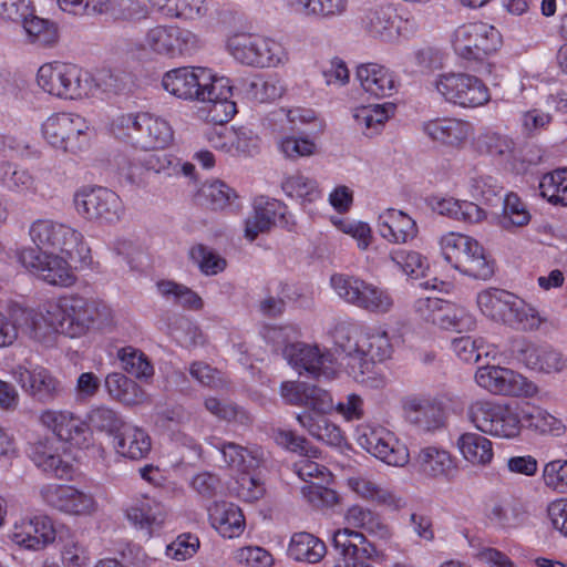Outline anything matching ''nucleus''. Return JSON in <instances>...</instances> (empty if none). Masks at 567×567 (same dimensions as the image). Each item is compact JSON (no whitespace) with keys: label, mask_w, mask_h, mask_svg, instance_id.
Instances as JSON below:
<instances>
[{"label":"nucleus","mask_w":567,"mask_h":567,"mask_svg":"<svg viewBox=\"0 0 567 567\" xmlns=\"http://www.w3.org/2000/svg\"><path fill=\"white\" fill-rule=\"evenodd\" d=\"M111 127L116 138L144 151L164 148L173 140L169 123L151 113L121 114L113 120Z\"/></svg>","instance_id":"nucleus-1"},{"label":"nucleus","mask_w":567,"mask_h":567,"mask_svg":"<svg viewBox=\"0 0 567 567\" xmlns=\"http://www.w3.org/2000/svg\"><path fill=\"white\" fill-rule=\"evenodd\" d=\"M37 82L45 93L62 100L86 97L94 89V79L89 71L58 61L41 65Z\"/></svg>","instance_id":"nucleus-2"},{"label":"nucleus","mask_w":567,"mask_h":567,"mask_svg":"<svg viewBox=\"0 0 567 567\" xmlns=\"http://www.w3.org/2000/svg\"><path fill=\"white\" fill-rule=\"evenodd\" d=\"M442 256L454 269L474 279L487 280L494 274V262L474 238L449 233L440 240Z\"/></svg>","instance_id":"nucleus-3"},{"label":"nucleus","mask_w":567,"mask_h":567,"mask_svg":"<svg viewBox=\"0 0 567 567\" xmlns=\"http://www.w3.org/2000/svg\"><path fill=\"white\" fill-rule=\"evenodd\" d=\"M41 134L50 146L71 154L86 150L91 141L86 120L69 112L53 113L47 117L41 124Z\"/></svg>","instance_id":"nucleus-4"},{"label":"nucleus","mask_w":567,"mask_h":567,"mask_svg":"<svg viewBox=\"0 0 567 567\" xmlns=\"http://www.w3.org/2000/svg\"><path fill=\"white\" fill-rule=\"evenodd\" d=\"M470 422L482 433L514 439L522 431L523 416L509 404L477 400L467 409Z\"/></svg>","instance_id":"nucleus-5"},{"label":"nucleus","mask_w":567,"mask_h":567,"mask_svg":"<svg viewBox=\"0 0 567 567\" xmlns=\"http://www.w3.org/2000/svg\"><path fill=\"white\" fill-rule=\"evenodd\" d=\"M330 284L342 300L368 312L384 315L393 308V298L386 290L359 277L337 274Z\"/></svg>","instance_id":"nucleus-6"},{"label":"nucleus","mask_w":567,"mask_h":567,"mask_svg":"<svg viewBox=\"0 0 567 567\" xmlns=\"http://www.w3.org/2000/svg\"><path fill=\"white\" fill-rule=\"evenodd\" d=\"M29 234L34 248L59 250L71 260H83L89 252L82 234L65 224L38 219L32 223Z\"/></svg>","instance_id":"nucleus-7"},{"label":"nucleus","mask_w":567,"mask_h":567,"mask_svg":"<svg viewBox=\"0 0 567 567\" xmlns=\"http://www.w3.org/2000/svg\"><path fill=\"white\" fill-rule=\"evenodd\" d=\"M76 213L87 221L113 225L124 215L121 197L102 186H83L73 196Z\"/></svg>","instance_id":"nucleus-8"},{"label":"nucleus","mask_w":567,"mask_h":567,"mask_svg":"<svg viewBox=\"0 0 567 567\" xmlns=\"http://www.w3.org/2000/svg\"><path fill=\"white\" fill-rule=\"evenodd\" d=\"M501 44L499 31L486 22L464 23L454 31L453 48L457 55L468 61H483Z\"/></svg>","instance_id":"nucleus-9"},{"label":"nucleus","mask_w":567,"mask_h":567,"mask_svg":"<svg viewBox=\"0 0 567 567\" xmlns=\"http://www.w3.org/2000/svg\"><path fill=\"white\" fill-rule=\"evenodd\" d=\"M218 80L210 69L203 66H179L162 76V86L171 95L186 101L205 102L210 86Z\"/></svg>","instance_id":"nucleus-10"},{"label":"nucleus","mask_w":567,"mask_h":567,"mask_svg":"<svg viewBox=\"0 0 567 567\" xmlns=\"http://www.w3.org/2000/svg\"><path fill=\"white\" fill-rule=\"evenodd\" d=\"M227 48L235 60L249 66H275L284 58V48L279 42L251 33L234 34L228 39Z\"/></svg>","instance_id":"nucleus-11"},{"label":"nucleus","mask_w":567,"mask_h":567,"mask_svg":"<svg viewBox=\"0 0 567 567\" xmlns=\"http://www.w3.org/2000/svg\"><path fill=\"white\" fill-rule=\"evenodd\" d=\"M434 86L445 101L461 107H477L489 99L488 87L475 75L466 73L441 74Z\"/></svg>","instance_id":"nucleus-12"},{"label":"nucleus","mask_w":567,"mask_h":567,"mask_svg":"<svg viewBox=\"0 0 567 567\" xmlns=\"http://www.w3.org/2000/svg\"><path fill=\"white\" fill-rule=\"evenodd\" d=\"M61 321V333L78 338L85 334L100 317L99 305L79 295H65L53 301Z\"/></svg>","instance_id":"nucleus-13"},{"label":"nucleus","mask_w":567,"mask_h":567,"mask_svg":"<svg viewBox=\"0 0 567 567\" xmlns=\"http://www.w3.org/2000/svg\"><path fill=\"white\" fill-rule=\"evenodd\" d=\"M477 384L496 395L533 398L538 386L523 374L498 365L480 368L475 373Z\"/></svg>","instance_id":"nucleus-14"},{"label":"nucleus","mask_w":567,"mask_h":567,"mask_svg":"<svg viewBox=\"0 0 567 567\" xmlns=\"http://www.w3.org/2000/svg\"><path fill=\"white\" fill-rule=\"evenodd\" d=\"M19 261L40 279L52 286L70 287L76 276L63 257L49 254L40 248H23L18 255Z\"/></svg>","instance_id":"nucleus-15"},{"label":"nucleus","mask_w":567,"mask_h":567,"mask_svg":"<svg viewBox=\"0 0 567 567\" xmlns=\"http://www.w3.org/2000/svg\"><path fill=\"white\" fill-rule=\"evenodd\" d=\"M14 381L33 401L50 404L64 393L63 383L48 368L20 364L12 371Z\"/></svg>","instance_id":"nucleus-16"},{"label":"nucleus","mask_w":567,"mask_h":567,"mask_svg":"<svg viewBox=\"0 0 567 567\" xmlns=\"http://www.w3.org/2000/svg\"><path fill=\"white\" fill-rule=\"evenodd\" d=\"M359 444L367 452L391 466H404L410 460L405 444L383 426L365 427L359 436Z\"/></svg>","instance_id":"nucleus-17"},{"label":"nucleus","mask_w":567,"mask_h":567,"mask_svg":"<svg viewBox=\"0 0 567 567\" xmlns=\"http://www.w3.org/2000/svg\"><path fill=\"white\" fill-rule=\"evenodd\" d=\"M284 357L300 374L305 371L313 378L327 380L336 375L332 355L321 352L317 346L290 343L285 347Z\"/></svg>","instance_id":"nucleus-18"},{"label":"nucleus","mask_w":567,"mask_h":567,"mask_svg":"<svg viewBox=\"0 0 567 567\" xmlns=\"http://www.w3.org/2000/svg\"><path fill=\"white\" fill-rule=\"evenodd\" d=\"M9 538L28 550H43L56 538V530L48 516L22 517L10 530Z\"/></svg>","instance_id":"nucleus-19"},{"label":"nucleus","mask_w":567,"mask_h":567,"mask_svg":"<svg viewBox=\"0 0 567 567\" xmlns=\"http://www.w3.org/2000/svg\"><path fill=\"white\" fill-rule=\"evenodd\" d=\"M20 331L31 339L45 342L54 333H61V321L53 309V301L48 302L43 310L17 308L12 311Z\"/></svg>","instance_id":"nucleus-20"},{"label":"nucleus","mask_w":567,"mask_h":567,"mask_svg":"<svg viewBox=\"0 0 567 567\" xmlns=\"http://www.w3.org/2000/svg\"><path fill=\"white\" fill-rule=\"evenodd\" d=\"M40 495L45 504L66 514L89 515L96 508L91 494L70 485L48 484L41 488Z\"/></svg>","instance_id":"nucleus-21"},{"label":"nucleus","mask_w":567,"mask_h":567,"mask_svg":"<svg viewBox=\"0 0 567 567\" xmlns=\"http://www.w3.org/2000/svg\"><path fill=\"white\" fill-rule=\"evenodd\" d=\"M280 393L289 404L303 405L309 409L306 412L312 414H327L334 408L330 392L316 384L284 382Z\"/></svg>","instance_id":"nucleus-22"},{"label":"nucleus","mask_w":567,"mask_h":567,"mask_svg":"<svg viewBox=\"0 0 567 567\" xmlns=\"http://www.w3.org/2000/svg\"><path fill=\"white\" fill-rule=\"evenodd\" d=\"M171 164L167 156L153 153L122 154L116 159L117 171L121 177L135 186H144L151 173H161Z\"/></svg>","instance_id":"nucleus-23"},{"label":"nucleus","mask_w":567,"mask_h":567,"mask_svg":"<svg viewBox=\"0 0 567 567\" xmlns=\"http://www.w3.org/2000/svg\"><path fill=\"white\" fill-rule=\"evenodd\" d=\"M516 353L526 368L539 373H560L567 365L563 353L550 346L522 341L517 344Z\"/></svg>","instance_id":"nucleus-24"},{"label":"nucleus","mask_w":567,"mask_h":567,"mask_svg":"<svg viewBox=\"0 0 567 567\" xmlns=\"http://www.w3.org/2000/svg\"><path fill=\"white\" fill-rule=\"evenodd\" d=\"M424 134L441 145L462 148L473 134V125L464 120L455 117H437L424 122Z\"/></svg>","instance_id":"nucleus-25"},{"label":"nucleus","mask_w":567,"mask_h":567,"mask_svg":"<svg viewBox=\"0 0 567 567\" xmlns=\"http://www.w3.org/2000/svg\"><path fill=\"white\" fill-rule=\"evenodd\" d=\"M403 410L406 420L421 431L433 432L445 424V411L441 403L412 398L404 402Z\"/></svg>","instance_id":"nucleus-26"},{"label":"nucleus","mask_w":567,"mask_h":567,"mask_svg":"<svg viewBox=\"0 0 567 567\" xmlns=\"http://www.w3.org/2000/svg\"><path fill=\"white\" fill-rule=\"evenodd\" d=\"M29 456L37 467L55 478L65 480L72 474V465L62 460L54 441L51 439L45 437L31 443Z\"/></svg>","instance_id":"nucleus-27"},{"label":"nucleus","mask_w":567,"mask_h":567,"mask_svg":"<svg viewBox=\"0 0 567 567\" xmlns=\"http://www.w3.org/2000/svg\"><path fill=\"white\" fill-rule=\"evenodd\" d=\"M40 422L60 441L75 444H80L86 431V424L69 411L47 410L40 415Z\"/></svg>","instance_id":"nucleus-28"},{"label":"nucleus","mask_w":567,"mask_h":567,"mask_svg":"<svg viewBox=\"0 0 567 567\" xmlns=\"http://www.w3.org/2000/svg\"><path fill=\"white\" fill-rule=\"evenodd\" d=\"M355 78L361 87L375 97L391 96L395 91L393 73L378 63H363L357 68Z\"/></svg>","instance_id":"nucleus-29"},{"label":"nucleus","mask_w":567,"mask_h":567,"mask_svg":"<svg viewBox=\"0 0 567 567\" xmlns=\"http://www.w3.org/2000/svg\"><path fill=\"white\" fill-rule=\"evenodd\" d=\"M210 525L225 538H235L245 529L241 509L228 502H215L208 507Z\"/></svg>","instance_id":"nucleus-30"},{"label":"nucleus","mask_w":567,"mask_h":567,"mask_svg":"<svg viewBox=\"0 0 567 567\" xmlns=\"http://www.w3.org/2000/svg\"><path fill=\"white\" fill-rule=\"evenodd\" d=\"M380 235L394 244H404L416 236L415 221L401 210L388 209L378 218Z\"/></svg>","instance_id":"nucleus-31"},{"label":"nucleus","mask_w":567,"mask_h":567,"mask_svg":"<svg viewBox=\"0 0 567 567\" xmlns=\"http://www.w3.org/2000/svg\"><path fill=\"white\" fill-rule=\"evenodd\" d=\"M113 446L116 453L130 460L146 457L151 451V437L141 427L125 424L115 435Z\"/></svg>","instance_id":"nucleus-32"},{"label":"nucleus","mask_w":567,"mask_h":567,"mask_svg":"<svg viewBox=\"0 0 567 567\" xmlns=\"http://www.w3.org/2000/svg\"><path fill=\"white\" fill-rule=\"evenodd\" d=\"M208 97H205V103H209L207 110L208 118L216 124H224L229 122L237 112L235 102L230 101L231 86L227 78H218V80L210 86Z\"/></svg>","instance_id":"nucleus-33"},{"label":"nucleus","mask_w":567,"mask_h":567,"mask_svg":"<svg viewBox=\"0 0 567 567\" xmlns=\"http://www.w3.org/2000/svg\"><path fill=\"white\" fill-rule=\"evenodd\" d=\"M415 461L420 472L431 478H450L456 471V464L452 455L436 446L421 449Z\"/></svg>","instance_id":"nucleus-34"},{"label":"nucleus","mask_w":567,"mask_h":567,"mask_svg":"<svg viewBox=\"0 0 567 567\" xmlns=\"http://www.w3.org/2000/svg\"><path fill=\"white\" fill-rule=\"evenodd\" d=\"M126 517L135 527L144 529L148 535L154 528L163 525L166 513L164 506L151 497L136 499L127 509Z\"/></svg>","instance_id":"nucleus-35"},{"label":"nucleus","mask_w":567,"mask_h":567,"mask_svg":"<svg viewBox=\"0 0 567 567\" xmlns=\"http://www.w3.org/2000/svg\"><path fill=\"white\" fill-rule=\"evenodd\" d=\"M326 544L308 532L293 533L290 537L287 556L298 563L317 564L326 555Z\"/></svg>","instance_id":"nucleus-36"},{"label":"nucleus","mask_w":567,"mask_h":567,"mask_svg":"<svg viewBox=\"0 0 567 567\" xmlns=\"http://www.w3.org/2000/svg\"><path fill=\"white\" fill-rule=\"evenodd\" d=\"M353 350L368 355L371 360L382 362L391 357L392 344L386 331L367 328L357 333Z\"/></svg>","instance_id":"nucleus-37"},{"label":"nucleus","mask_w":567,"mask_h":567,"mask_svg":"<svg viewBox=\"0 0 567 567\" xmlns=\"http://www.w3.org/2000/svg\"><path fill=\"white\" fill-rule=\"evenodd\" d=\"M332 542L344 563L351 559L370 558L375 554L374 546L367 542L362 533L349 528L337 530Z\"/></svg>","instance_id":"nucleus-38"},{"label":"nucleus","mask_w":567,"mask_h":567,"mask_svg":"<svg viewBox=\"0 0 567 567\" xmlns=\"http://www.w3.org/2000/svg\"><path fill=\"white\" fill-rule=\"evenodd\" d=\"M396 19L398 17L390 6H377L365 11L362 24L371 37L389 41L396 33Z\"/></svg>","instance_id":"nucleus-39"},{"label":"nucleus","mask_w":567,"mask_h":567,"mask_svg":"<svg viewBox=\"0 0 567 567\" xmlns=\"http://www.w3.org/2000/svg\"><path fill=\"white\" fill-rule=\"evenodd\" d=\"M515 299L509 291L491 288L477 295V305L486 317L506 324Z\"/></svg>","instance_id":"nucleus-40"},{"label":"nucleus","mask_w":567,"mask_h":567,"mask_svg":"<svg viewBox=\"0 0 567 567\" xmlns=\"http://www.w3.org/2000/svg\"><path fill=\"white\" fill-rule=\"evenodd\" d=\"M432 208L440 215L451 217L465 223H480L486 217V213L477 204L455 198H433Z\"/></svg>","instance_id":"nucleus-41"},{"label":"nucleus","mask_w":567,"mask_h":567,"mask_svg":"<svg viewBox=\"0 0 567 567\" xmlns=\"http://www.w3.org/2000/svg\"><path fill=\"white\" fill-rule=\"evenodd\" d=\"M297 421L311 436L329 445L338 446L343 440L340 427L331 423L326 414L301 412L297 415Z\"/></svg>","instance_id":"nucleus-42"},{"label":"nucleus","mask_w":567,"mask_h":567,"mask_svg":"<svg viewBox=\"0 0 567 567\" xmlns=\"http://www.w3.org/2000/svg\"><path fill=\"white\" fill-rule=\"evenodd\" d=\"M208 443L221 454L226 466L240 473L249 472L259 464L258 458L239 444L217 437H210Z\"/></svg>","instance_id":"nucleus-43"},{"label":"nucleus","mask_w":567,"mask_h":567,"mask_svg":"<svg viewBox=\"0 0 567 567\" xmlns=\"http://www.w3.org/2000/svg\"><path fill=\"white\" fill-rule=\"evenodd\" d=\"M456 445L463 457L473 465H487L493 460L492 442L478 433H463Z\"/></svg>","instance_id":"nucleus-44"},{"label":"nucleus","mask_w":567,"mask_h":567,"mask_svg":"<svg viewBox=\"0 0 567 567\" xmlns=\"http://www.w3.org/2000/svg\"><path fill=\"white\" fill-rule=\"evenodd\" d=\"M348 485L357 495L364 499L393 508H399L402 505L400 497H396L390 489L381 486L369 477H351L348 480Z\"/></svg>","instance_id":"nucleus-45"},{"label":"nucleus","mask_w":567,"mask_h":567,"mask_svg":"<svg viewBox=\"0 0 567 567\" xmlns=\"http://www.w3.org/2000/svg\"><path fill=\"white\" fill-rule=\"evenodd\" d=\"M346 519L350 526L362 528L377 538L389 539L391 537V530L380 515L367 507L351 506L347 511Z\"/></svg>","instance_id":"nucleus-46"},{"label":"nucleus","mask_w":567,"mask_h":567,"mask_svg":"<svg viewBox=\"0 0 567 567\" xmlns=\"http://www.w3.org/2000/svg\"><path fill=\"white\" fill-rule=\"evenodd\" d=\"M0 185L10 192L38 195L39 189L33 175L24 168H18L10 162H0Z\"/></svg>","instance_id":"nucleus-47"},{"label":"nucleus","mask_w":567,"mask_h":567,"mask_svg":"<svg viewBox=\"0 0 567 567\" xmlns=\"http://www.w3.org/2000/svg\"><path fill=\"white\" fill-rule=\"evenodd\" d=\"M475 324V318L470 311L449 301H446L443 310L435 318V326L458 333L473 330Z\"/></svg>","instance_id":"nucleus-48"},{"label":"nucleus","mask_w":567,"mask_h":567,"mask_svg":"<svg viewBox=\"0 0 567 567\" xmlns=\"http://www.w3.org/2000/svg\"><path fill=\"white\" fill-rule=\"evenodd\" d=\"M547 319L532 305L516 296L506 324L523 331H536Z\"/></svg>","instance_id":"nucleus-49"},{"label":"nucleus","mask_w":567,"mask_h":567,"mask_svg":"<svg viewBox=\"0 0 567 567\" xmlns=\"http://www.w3.org/2000/svg\"><path fill=\"white\" fill-rule=\"evenodd\" d=\"M117 358L123 370L130 375L148 381L154 375V368L147 355L134 347H124L118 350Z\"/></svg>","instance_id":"nucleus-50"},{"label":"nucleus","mask_w":567,"mask_h":567,"mask_svg":"<svg viewBox=\"0 0 567 567\" xmlns=\"http://www.w3.org/2000/svg\"><path fill=\"white\" fill-rule=\"evenodd\" d=\"M523 420L527 423L529 429L540 434L560 436L566 430L560 419L550 414L547 410L536 405L524 411Z\"/></svg>","instance_id":"nucleus-51"},{"label":"nucleus","mask_w":567,"mask_h":567,"mask_svg":"<svg viewBox=\"0 0 567 567\" xmlns=\"http://www.w3.org/2000/svg\"><path fill=\"white\" fill-rule=\"evenodd\" d=\"M20 23L32 43L50 47L58 41L56 25L47 19L34 16L32 7L31 16L22 19Z\"/></svg>","instance_id":"nucleus-52"},{"label":"nucleus","mask_w":567,"mask_h":567,"mask_svg":"<svg viewBox=\"0 0 567 567\" xmlns=\"http://www.w3.org/2000/svg\"><path fill=\"white\" fill-rule=\"evenodd\" d=\"M530 213L526 204L514 193L505 196L499 225L506 230L524 227L530 221Z\"/></svg>","instance_id":"nucleus-53"},{"label":"nucleus","mask_w":567,"mask_h":567,"mask_svg":"<svg viewBox=\"0 0 567 567\" xmlns=\"http://www.w3.org/2000/svg\"><path fill=\"white\" fill-rule=\"evenodd\" d=\"M539 189L548 202L567 206V168L545 174L540 179Z\"/></svg>","instance_id":"nucleus-54"},{"label":"nucleus","mask_w":567,"mask_h":567,"mask_svg":"<svg viewBox=\"0 0 567 567\" xmlns=\"http://www.w3.org/2000/svg\"><path fill=\"white\" fill-rule=\"evenodd\" d=\"M158 292L167 300L189 309H200L202 298L190 288L172 280H161L156 285Z\"/></svg>","instance_id":"nucleus-55"},{"label":"nucleus","mask_w":567,"mask_h":567,"mask_svg":"<svg viewBox=\"0 0 567 567\" xmlns=\"http://www.w3.org/2000/svg\"><path fill=\"white\" fill-rule=\"evenodd\" d=\"M281 187L286 195L296 197L302 203H312L320 197V190L317 182L301 173H295L287 176L284 179Z\"/></svg>","instance_id":"nucleus-56"},{"label":"nucleus","mask_w":567,"mask_h":567,"mask_svg":"<svg viewBox=\"0 0 567 567\" xmlns=\"http://www.w3.org/2000/svg\"><path fill=\"white\" fill-rule=\"evenodd\" d=\"M474 146L480 154L503 158L512 154L514 142L506 135L485 131L475 138Z\"/></svg>","instance_id":"nucleus-57"},{"label":"nucleus","mask_w":567,"mask_h":567,"mask_svg":"<svg viewBox=\"0 0 567 567\" xmlns=\"http://www.w3.org/2000/svg\"><path fill=\"white\" fill-rule=\"evenodd\" d=\"M109 393L125 404H136L143 396L138 385L122 373H111L105 379Z\"/></svg>","instance_id":"nucleus-58"},{"label":"nucleus","mask_w":567,"mask_h":567,"mask_svg":"<svg viewBox=\"0 0 567 567\" xmlns=\"http://www.w3.org/2000/svg\"><path fill=\"white\" fill-rule=\"evenodd\" d=\"M188 256L199 271L206 276H215L221 272L227 265L223 257L203 244L194 245L189 249Z\"/></svg>","instance_id":"nucleus-59"},{"label":"nucleus","mask_w":567,"mask_h":567,"mask_svg":"<svg viewBox=\"0 0 567 567\" xmlns=\"http://www.w3.org/2000/svg\"><path fill=\"white\" fill-rule=\"evenodd\" d=\"M61 561L63 567H84L89 561L85 547L69 530L59 534Z\"/></svg>","instance_id":"nucleus-60"},{"label":"nucleus","mask_w":567,"mask_h":567,"mask_svg":"<svg viewBox=\"0 0 567 567\" xmlns=\"http://www.w3.org/2000/svg\"><path fill=\"white\" fill-rule=\"evenodd\" d=\"M390 260L411 278L423 277L429 268L426 259L417 251L394 249L390 252Z\"/></svg>","instance_id":"nucleus-61"},{"label":"nucleus","mask_w":567,"mask_h":567,"mask_svg":"<svg viewBox=\"0 0 567 567\" xmlns=\"http://www.w3.org/2000/svg\"><path fill=\"white\" fill-rule=\"evenodd\" d=\"M393 111L394 105L391 103L383 105H368L357 109L353 117L358 125L364 126L367 130L378 132L389 120L390 114L393 113Z\"/></svg>","instance_id":"nucleus-62"},{"label":"nucleus","mask_w":567,"mask_h":567,"mask_svg":"<svg viewBox=\"0 0 567 567\" xmlns=\"http://www.w3.org/2000/svg\"><path fill=\"white\" fill-rule=\"evenodd\" d=\"M87 420L93 430L104 432L113 437H115L125 425L117 413L106 406L92 409L87 415Z\"/></svg>","instance_id":"nucleus-63"},{"label":"nucleus","mask_w":567,"mask_h":567,"mask_svg":"<svg viewBox=\"0 0 567 567\" xmlns=\"http://www.w3.org/2000/svg\"><path fill=\"white\" fill-rule=\"evenodd\" d=\"M171 59L190 56L200 48V40L190 30L171 25Z\"/></svg>","instance_id":"nucleus-64"}]
</instances>
